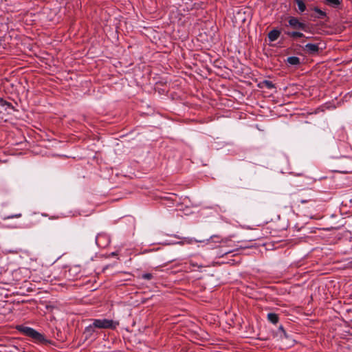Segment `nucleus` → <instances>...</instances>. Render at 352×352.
Listing matches in <instances>:
<instances>
[{"instance_id": "f257e3e1", "label": "nucleus", "mask_w": 352, "mask_h": 352, "mask_svg": "<svg viewBox=\"0 0 352 352\" xmlns=\"http://www.w3.org/2000/svg\"><path fill=\"white\" fill-rule=\"evenodd\" d=\"M294 204L300 206L302 205L304 209H311L316 211L319 200L316 197V192L311 188L300 189L290 195Z\"/></svg>"}, {"instance_id": "f03ea898", "label": "nucleus", "mask_w": 352, "mask_h": 352, "mask_svg": "<svg viewBox=\"0 0 352 352\" xmlns=\"http://www.w3.org/2000/svg\"><path fill=\"white\" fill-rule=\"evenodd\" d=\"M16 329L23 335L31 338L35 342L40 344H47L50 342L45 338L43 334H41L31 327L21 324L17 325Z\"/></svg>"}, {"instance_id": "7ed1b4c3", "label": "nucleus", "mask_w": 352, "mask_h": 352, "mask_svg": "<svg viewBox=\"0 0 352 352\" xmlns=\"http://www.w3.org/2000/svg\"><path fill=\"white\" fill-rule=\"evenodd\" d=\"M94 327L96 329H115L118 326L119 322L109 319H94Z\"/></svg>"}, {"instance_id": "20e7f679", "label": "nucleus", "mask_w": 352, "mask_h": 352, "mask_svg": "<svg viewBox=\"0 0 352 352\" xmlns=\"http://www.w3.org/2000/svg\"><path fill=\"white\" fill-rule=\"evenodd\" d=\"M302 50L306 54L313 56L318 54L322 48L320 47V43H307L302 46Z\"/></svg>"}, {"instance_id": "39448f33", "label": "nucleus", "mask_w": 352, "mask_h": 352, "mask_svg": "<svg viewBox=\"0 0 352 352\" xmlns=\"http://www.w3.org/2000/svg\"><path fill=\"white\" fill-rule=\"evenodd\" d=\"M289 25L294 29L300 30L307 32L308 25L304 23L300 22L299 20L294 16H291L288 21Z\"/></svg>"}, {"instance_id": "423d86ee", "label": "nucleus", "mask_w": 352, "mask_h": 352, "mask_svg": "<svg viewBox=\"0 0 352 352\" xmlns=\"http://www.w3.org/2000/svg\"><path fill=\"white\" fill-rule=\"evenodd\" d=\"M96 327H94V324H89L85 329L83 335L86 340L91 339L96 337Z\"/></svg>"}, {"instance_id": "0eeeda50", "label": "nucleus", "mask_w": 352, "mask_h": 352, "mask_svg": "<svg viewBox=\"0 0 352 352\" xmlns=\"http://www.w3.org/2000/svg\"><path fill=\"white\" fill-rule=\"evenodd\" d=\"M280 32L274 29L268 33V38L270 41H275L280 36Z\"/></svg>"}, {"instance_id": "6e6552de", "label": "nucleus", "mask_w": 352, "mask_h": 352, "mask_svg": "<svg viewBox=\"0 0 352 352\" xmlns=\"http://www.w3.org/2000/svg\"><path fill=\"white\" fill-rule=\"evenodd\" d=\"M258 87L260 88L265 87V88H267L268 89H272L275 88L274 84L272 81H270V80H265L261 82L258 84Z\"/></svg>"}, {"instance_id": "1a4fd4ad", "label": "nucleus", "mask_w": 352, "mask_h": 352, "mask_svg": "<svg viewBox=\"0 0 352 352\" xmlns=\"http://www.w3.org/2000/svg\"><path fill=\"white\" fill-rule=\"evenodd\" d=\"M267 320L272 324H277L279 320L278 315L275 313H269L267 316Z\"/></svg>"}, {"instance_id": "9d476101", "label": "nucleus", "mask_w": 352, "mask_h": 352, "mask_svg": "<svg viewBox=\"0 0 352 352\" xmlns=\"http://www.w3.org/2000/svg\"><path fill=\"white\" fill-rule=\"evenodd\" d=\"M326 5L333 7L338 8L342 2V0H324Z\"/></svg>"}, {"instance_id": "9b49d317", "label": "nucleus", "mask_w": 352, "mask_h": 352, "mask_svg": "<svg viewBox=\"0 0 352 352\" xmlns=\"http://www.w3.org/2000/svg\"><path fill=\"white\" fill-rule=\"evenodd\" d=\"M287 63L291 65H299L300 61V58L297 56H289L287 59Z\"/></svg>"}, {"instance_id": "f8f14e48", "label": "nucleus", "mask_w": 352, "mask_h": 352, "mask_svg": "<svg viewBox=\"0 0 352 352\" xmlns=\"http://www.w3.org/2000/svg\"><path fill=\"white\" fill-rule=\"evenodd\" d=\"M300 12H303L306 10V5L303 0H295Z\"/></svg>"}, {"instance_id": "ddd939ff", "label": "nucleus", "mask_w": 352, "mask_h": 352, "mask_svg": "<svg viewBox=\"0 0 352 352\" xmlns=\"http://www.w3.org/2000/svg\"><path fill=\"white\" fill-rule=\"evenodd\" d=\"M314 10L317 13V15L315 16V17H316L318 19H324L327 16V14L325 12L322 11V10H320V8H318L317 7H315L314 8Z\"/></svg>"}, {"instance_id": "4468645a", "label": "nucleus", "mask_w": 352, "mask_h": 352, "mask_svg": "<svg viewBox=\"0 0 352 352\" xmlns=\"http://www.w3.org/2000/svg\"><path fill=\"white\" fill-rule=\"evenodd\" d=\"M0 106L1 107H6V110H7L8 109H14V107L13 105L9 102H7L6 100H3L2 98H0Z\"/></svg>"}, {"instance_id": "2eb2a0df", "label": "nucleus", "mask_w": 352, "mask_h": 352, "mask_svg": "<svg viewBox=\"0 0 352 352\" xmlns=\"http://www.w3.org/2000/svg\"><path fill=\"white\" fill-rule=\"evenodd\" d=\"M287 35L294 38L305 37V35L300 32H287Z\"/></svg>"}, {"instance_id": "dca6fc26", "label": "nucleus", "mask_w": 352, "mask_h": 352, "mask_svg": "<svg viewBox=\"0 0 352 352\" xmlns=\"http://www.w3.org/2000/svg\"><path fill=\"white\" fill-rule=\"evenodd\" d=\"M184 241H180L178 243L179 244H184V243H187V244H192L193 243H197V242H201V241H198V240H196V239H194L192 238H189V237H186V238H183Z\"/></svg>"}, {"instance_id": "f3484780", "label": "nucleus", "mask_w": 352, "mask_h": 352, "mask_svg": "<svg viewBox=\"0 0 352 352\" xmlns=\"http://www.w3.org/2000/svg\"><path fill=\"white\" fill-rule=\"evenodd\" d=\"M154 276L152 273H144L142 274L141 278L144 280H150L153 278Z\"/></svg>"}, {"instance_id": "a211bd4d", "label": "nucleus", "mask_w": 352, "mask_h": 352, "mask_svg": "<svg viewBox=\"0 0 352 352\" xmlns=\"http://www.w3.org/2000/svg\"><path fill=\"white\" fill-rule=\"evenodd\" d=\"M278 331L281 332L282 335H280V337L287 338V334L286 333V331L285 330L283 325H280L278 327Z\"/></svg>"}, {"instance_id": "6ab92c4d", "label": "nucleus", "mask_w": 352, "mask_h": 352, "mask_svg": "<svg viewBox=\"0 0 352 352\" xmlns=\"http://www.w3.org/2000/svg\"><path fill=\"white\" fill-rule=\"evenodd\" d=\"M208 241H212L215 243H219L221 241V239H220V236H219L217 235H214V236H211L210 239H208Z\"/></svg>"}, {"instance_id": "aec40b11", "label": "nucleus", "mask_w": 352, "mask_h": 352, "mask_svg": "<svg viewBox=\"0 0 352 352\" xmlns=\"http://www.w3.org/2000/svg\"><path fill=\"white\" fill-rule=\"evenodd\" d=\"M21 217V214L19 213V214H12V215L8 216L7 217H5L4 219H6L19 218Z\"/></svg>"}, {"instance_id": "412c9836", "label": "nucleus", "mask_w": 352, "mask_h": 352, "mask_svg": "<svg viewBox=\"0 0 352 352\" xmlns=\"http://www.w3.org/2000/svg\"><path fill=\"white\" fill-rule=\"evenodd\" d=\"M338 171L340 172V173H348L351 172L350 170H346H346H338Z\"/></svg>"}, {"instance_id": "4be33fe9", "label": "nucleus", "mask_w": 352, "mask_h": 352, "mask_svg": "<svg viewBox=\"0 0 352 352\" xmlns=\"http://www.w3.org/2000/svg\"><path fill=\"white\" fill-rule=\"evenodd\" d=\"M76 270H77V267H74L72 268H71L69 272H71L72 271H74V272H76Z\"/></svg>"}, {"instance_id": "5701e85b", "label": "nucleus", "mask_w": 352, "mask_h": 352, "mask_svg": "<svg viewBox=\"0 0 352 352\" xmlns=\"http://www.w3.org/2000/svg\"><path fill=\"white\" fill-rule=\"evenodd\" d=\"M111 256H116V255H117V253L114 252H112V253L111 254Z\"/></svg>"}]
</instances>
